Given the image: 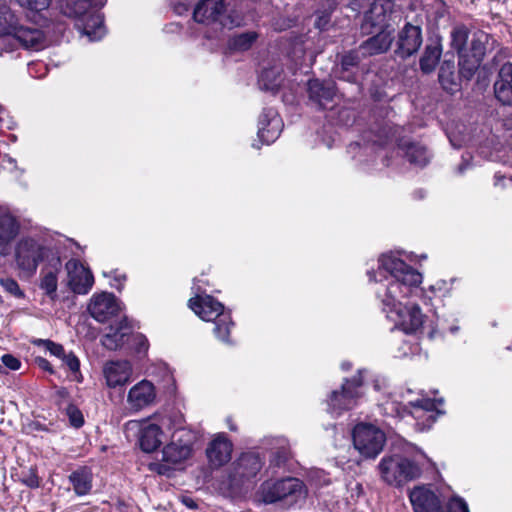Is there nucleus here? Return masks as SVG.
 Masks as SVG:
<instances>
[{"label":"nucleus","mask_w":512,"mask_h":512,"mask_svg":"<svg viewBox=\"0 0 512 512\" xmlns=\"http://www.w3.org/2000/svg\"><path fill=\"white\" fill-rule=\"evenodd\" d=\"M23 482L28 486V487H31V488H36L39 486V480H38V477L31 473L29 474L26 478L23 479Z\"/></svg>","instance_id":"49530a36"},{"label":"nucleus","mask_w":512,"mask_h":512,"mask_svg":"<svg viewBox=\"0 0 512 512\" xmlns=\"http://www.w3.org/2000/svg\"><path fill=\"white\" fill-rule=\"evenodd\" d=\"M189 307L204 321H213L215 323V336L225 342L230 343L229 333L233 326L231 316L224 311L222 303L215 300L212 296H197L189 300Z\"/></svg>","instance_id":"39448f33"},{"label":"nucleus","mask_w":512,"mask_h":512,"mask_svg":"<svg viewBox=\"0 0 512 512\" xmlns=\"http://www.w3.org/2000/svg\"><path fill=\"white\" fill-rule=\"evenodd\" d=\"M476 55H477V59L473 58L472 60H468V59L461 58L459 60L460 73L466 79H470L473 76V74L475 73V71L477 70V68L479 67L480 62L483 57V51L479 50L476 53Z\"/></svg>","instance_id":"c9c22d12"},{"label":"nucleus","mask_w":512,"mask_h":512,"mask_svg":"<svg viewBox=\"0 0 512 512\" xmlns=\"http://www.w3.org/2000/svg\"><path fill=\"white\" fill-rule=\"evenodd\" d=\"M307 90L309 101L318 109H326L335 96V85L330 81L312 79Z\"/></svg>","instance_id":"6ab92c4d"},{"label":"nucleus","mask_w":512,"mask_h":512,"mask_svg":"<svg viewBox=\"0 0 512 512\" xmlns=\"http://www.w3.org/2000/svg\"><path fill=\"white\" fill-rule=\"evenodd\" d=\"M342 368L343 369H349L350 365H347L346 363H342Z\"/></svg>","instance_id":"603ef678"},{"label":"nucleus","mask_w":512,"mask_h":512,"mask_svg":"<svg viewBox=\"0 0 512 512\" xmlns=\"http://www.w3.org/2000/svg\"><path fill=\"white\" fill-rule=\"evenodd\" d=\"M368 276L378 283L376 295L388 318L407 334L420 330L424 315L417 299L423 294L420 288L422 275L389 253L379 258L377 271H369Z\"/></svg>","instance_id":"f257e3e1"},{"label":"nucleus","mask_w":512,"mask_h":512,"mask_svg":"<svg viewBox=\"0 0 512 512\" xmlns=\"http://www.w3.org/2000/svg\"><path fill=\"white\" fill-rule=\"evenodd\" d=\"M496 98L504 105L512 104V63L501 66L494 84Z\"/></svg>","instance_id":"b1692460"},{"label":"nucleus","mask_w":512,"mask_h":512,"mask_svg":"<svg viewBox=\"0 0 512 512\" xmlns=\"http://www.w3.org/2000/svg\"><path fill=\"white\" fill-rule=\"evenodd\" d=\"M353 445L365 458H375L386 441L384 432L372 424L361 423L353 429Z\"/></svg>","instance_id":"0eeeda50"},{"label":"nucleus","mask_w":512,"mask_h":512,"mask_svg":"<svg viewBox=\"0 0 512 512\" xmlns=\"http://www.w3.org/2000/svg\"><path fill=\"white\" fill-rule=\"evenodd\" d=\"M69 480L79 496L88 494L92 488V473L89 469L81 468L74 471L69 476Z\"/></svg>","instance_id":"c85d7f7f"},{"label":"nucleus","mask_w":512,"mask_h":512,"mask_svg":"<svg viewBox=\"0 0 512 512\" xmlns=\"http://www.w3.org/2000/svg\"><path fill=\"white\" fill-rule=\"evenodd\" d=\"M44 247L33 239H23L16 247V263L19 269L29 274L36 271L44 257Z\"/></svg>","instance_id":"9b49d317"},{"label":"nucleus","mask_w":512,"mask_h":512,"mask_svg":"<svg viewBox=\"0 0 512 512\" xmlns=\"http://www.w3.org/2000/svg\"><path fill=\"white\" fill-rule=\"evenodd\" d=\"M36 363L42 370L49 371L50 373H53L51 364L45 358H41V357L36 358Z\"/></svg>","instance_id":"de8ad7c7"},{"label":"nucleus","mask_w":512,"mask_h":512,"mask_svg":"<svg viewBox=\"0 0 512 512\" xmlns=\"http://www.w3.org/2000/svg\"><path fill=\"white\" fill-rule=\"evenodd\" d=\"M156 388L148 380H141L130 388L127 394V404L131 411L139 412L154 404Z\"/></svg>","instance_id":"4468645a"},{"label":"nucleus","mask_w":512,"mask_h":512,"mask_svg":"<svg viewBox=\"0 0 512 512\" xmlns=\"http://www.w3.org/2000/svg\"><path fill=\"white\" fill-rule=\"evenodd\" d=\"M181 415H163L156 418V422L145 423L140 429L139 444L143 451L153 452L162 443V434L164 430H174V428L182 424Z\"/></svg>","instance_id":"6e6552de"},{"label":"nucleus","mask_w":512,"mask_h":512,"mask_svg":"<svg viewBox=\"0 0 512 512\" xmlns=\"http://www.w3.org/2000/svg\"><path fill=\"white\" fill-rule=\"evenodd\" d=\"M13 38L24 48L35 51L42 50L48 45L45 33L33 26H20L14 29Z\"/></svg>","instance_id":"412c9836"},{"label":"nucleus","mask_w":512,"mask_h":512,"mask_svg":"<svg viewBox=\"0 0 512 512\" xmlns=\"http://www.w3.org/2000/svg\"><path fill=\"white\" fill-rule=\"evenodd\" d=\"M360 51H350L343 55L337 65L335 75L347 82H355L357 79L358 65L360 63Z\"/></svg>","instance_id":"bb28decb"},{"label":"nucleus","mask_w":512,"mask_h":512,"mask_svg":"<svg viewBox=\"0 0 512 512\" xmlns=\"http://www.w3.org/2000/svg\"><path fill=\"white\" fill-rule=\"evenodd\" d=\"M439 82L443 89L451 94L459 90V84L457 82L453 63L444 62L441 65L439 71Z\"/></svg>","instance_id":"2f4dec72"},{"label":"nucleus","mask_w":512,"mask_h":512,"mask_svg":"<svg viewBox=\"0 0 512 512\" xmlns=\"http://www.w3.org/2000/svg\"><path fill=\"white\" fill-rule=\"evenodd\" d=\"M92 3L94 5H98V6H104L106 3V0H92Z\"/></svg>","instance_id":"3c124183"},{"label":"nucleus","mask_w":512,"mask_h":512,"mask_svg":"<svg viewBox=\"0 0 512 512\" xmlns=\"http://www.w3.org/2000/svg\"><path fill=\"white\" fill-rule=\"evenodd\" d=\"M232 443L223 435H217L209 444L206 450L210 463L215 467H220L231 459Z\"/></svg>","instance_id":"5701e85b"},{"label":"nucleus","mask_w":512,"mask_h":512,"mask_svg":"<svg viewBox=\"0 0 512 512\" xmlns=\"http://www.w3.org/2000/svg\"><path fill=\"white\" fill-rule=\"evenodd\" d=\"M302 488L303 484L297 478L266 481L261 486V497L265 503H274L287 496L300 494Z\"/></svg>","instance_id":"f8f14e48"},{"label":"nucleus","mask_w":512,"mask_h":512,"mask_svg":"<svg viewBox=\"0 0 512 512\" xmlns=\"http://www.w3.org/2000/svg\"><path fill=\"white\" fill-rule=\"evenodd\" d=\"M361 371L351 380H346L341 391H333L328 399V411L332 415H340L343 411L352 409L360 398L358 388L362 385Z\"/></svg>","instance_id":"1a4fd4ad"},{"label":"nucleus","mask_w":512,"mask_h":512,"mask_svg":"<svg viewBox=\"0 0 512 512\" xmlns=\"http://www.w3.org/2000/svg\"><path fill=\"white\" fill-rule=\"evenodd\" d=\"M410 406L412 408L421 409L424 411H432L434 409V402L430 399H410L409 397L404 396L403 401L401 403H397L395 401H387L383 404V410L386 414L389 415H397L400 416L402 411L406 410L407 407Z\"/></svg>","instance_id":"a878e982"},{"label":"nucleus","mask_w":512,"mask_h":512,"mask_svg":"<svg viewBox=\"0 0 512 512\" xmlns=\"http://www.w3.org/2000/svg\"><path fill=\"white\" fill-rule=\"evenodd\" d=\"M103 375L108 387L124 386L131 380L132 366L128 361H110L104 365Z\"/></svg>","instance_id":"aec40b11"},{"label":"nucleus","mask_w":512,"mask_h":512,"mask_svg":"<svg viewBox=\"0 0 512 512\" xmlns=\"http://www.w3.org/2000/svg\"><path fill=\"white\" fill-rule=\"evenodd\" d=\"M17 3L26 10L34 13H40L47 10L51 0H16Z\"/></svg>","instance_id":"4c0bfd02"},{"label":"nucleus","mask_w":512,"mask_h":512,"mask_svg":"<svg viewBox=\"0 0 512 512\" xmlns=\"http://www.w3.org/2000/svg\"><path fill=\"white\" fill-rule=\"evenodd\" d=\"M193 17L196 22L211 26L215 32L239 27L244 21L242 14L228 8L224 0H201L194 9Z\"/></svg>","instance_id":"20e7f679"},{"label":"nucleus","mask_w":512,"mask_h":512,"mask_svg":"<svg viewBox=\"0 0 512 512\" xmlns=\"http://www.w3.org/2000/svg\"><path fill=\"white\" fill-rule=\"evenodd\" d=\"M244 463H249L253 466V471L250 473L251 475H255L261 468L260 461L256 456H246L241 459V465Z\"/></svg>","instance_id":"a18cd8bd"},{"label":"nucleus","mask_w":512,"mask_h":512,"mask_svg":"<svg viewBox=\"0 0 512 512\" xmlns=\"http://www.w3.org/2000/svg\"><path fill=\"white\" fill-rule=\"evenodd\" d=\"M414 512H443L436 494L424 486H416L409 493Z\"/></svg>","instance_id":"f3484780"},{"label":"nucleus","mask_w":512,"mask_h":512,"mask_svg":"<svg viewBox=\"0 0 512 512\" xmlns=\"http://www.w3.org/2000/svg\"><path fill=\"white\" fill-rule=\"evenodd\" d=\"M19 232L16 219L8 214L0 215V255L10 253V244Z\"/></svg>","instance_id":"393cba45"},{"label":"nucleus","mask_w":512,"mask_h":512,"mask_svg":"<svg viewBox=\"0 0 512 512\" xmlns=\"http://www.w3.org/2000/svg\"><path fill=\"white\" fill-rule=\"evenodd\" d=\"M258 34L255 31H248L233 36L230 39L229 46L233 50L246 51L252 47L257 40Z\"/></svg>","instance_id":"72a5a7b5"},{"label":"nucleus","mask_w":512,"mask_h":512,"mask_svg":"<svg viewBox=\"0 0 512 512\" xmlns=\"http://www.w3.org/2000/svg\"><path fill=\"white\" fill-rule=\"evenodd\" d=\"M405 156L408 161L412 164H415L419 167L425 166L430 159V156L426 150V148L420 144L410 143L406 146Z\"/></svg>","instance_id":"473e14b6"},{"label":"nucleus","mask_w":512,"mask_h":512,"mask_svg":"<svg viewBox=\"0 0 512 512\" xmlns=\"http://www.w3.org/2000/svg\"><path fill=\"white\" fill-rule=\"evenodd\" d=\"M66 415L69 419L70 424L75 427L79 428L83 425L84 419L82 412L74 405H69L66 408Z\"/></svg>","instance_id":"ea45409f"},{"label":"nucleus","mask_w":512,"mask_h":512,"mask_svg":"<svg viewBox=\"0 0 512 512\" xmlns=\"http://www.w3.org/2000/svg\"><path fill=\"white\" fill-rule=\"evenodd\" d=\"M392 11V0H375L365 14L362 29L364 31H367L368 29H393L388 23Z\"/></svg>","instance_id":"ddd939ff"},{"label":"nucleus","mask_w":512,"mask_h":512,"mask_svg":"<svg viewBox=\"0 0 512 512\" xmlns=\"http://www.w3.org/2000/svg\"><path fill=\"white\" fill-rule=\"evenodd\" d=\"M102 7L94 5L92 0H65L61 4V11L64 15L76 20L77 29L89 41H97L105 34L103 18L99 13Z\"/></svg>","instance_id":"7ed1b4c3"},{"label":"nucleus","mask_w":512,"mask_h":512,"mask_svg":"<svg viewBox=\"0 0 512 512\" xmlns=\"http://www.w3.org/2000/svg\"><path fill=\"white\" fill-rule=\"evenodd\" d=\"M197 440L195 431L177 425L172 433L171 441L162 450V458L154 464L159 474L169 475L176 469H181L193 453V446Z\"/></svg>","instance_id":"f03ea898"},{"label":"nucleus","mask_w":512,"mask_h":512,"mask_svg":"<svg viewBox=\"0 0 512 512\" xmlns=\"http://www.w3.org/2000/svg\"><path fill=\"white\" fill-rule=\"evenodd\" d=\"M2 363L11 370H18L21 366V362L18 358L12 354H5L1 357Z\"/></svg>","instance_id":"c03bdc74"},{"label":"nucleus","mask_w":512,"mask_h":512,"mask_svg":"<svg viewBox=\"0 0 512 512\" xmlns=\"http://www.w3.org/2000/svg\"><path fill=\"white\" fill-rule=\"evenodd\" d=\"M57 287H58V277L57 271L48 270L42 272V277L40 280V288L45 291L48 297L51 300H56L57 298Z\"/></svg>","instance_id":"f704fd0d"},{"label":"nucleus","mask_w":512,"mask_h":512,"mask_svg":"<svg viewBox=\"0 0 512 512\" xmlns=\"http://www.w3.org/2000/svg\"><path fill=\"white\" fill-rule=\"evenodd\" d=\"M119 309L120 307L115 296L107 292L94 295L88 306L91 316L101 323L108 321L116 315Z\"/></svg>","instance_id":"2eb2a0df"},{"label":"nucleus","mask_w":512,"mask_h":512,"mask_svg":"<svg viewBox=\"0 0 512 512\" xmlns=\"http://www.w3.org/2000/svg\"><path fill=\"white\" fill-rule=\"evenodd\" d=\"M129 333L130 327L126 321H121L119 327H111V331L102 337L101 343L109 350H116L124 344Z\"/></svg>","instance_id":"cd10ccee"},{"label":"nucleus","mask_w":512,"mask_h":512,"mask_svg":"<svg viewBox=\"0 0 512 512\" xmlns=\"http://www.w3.org/2000/svg\"><path fill=\"white\" fill-rule=\"evenodd\" d=\"M442 54L439 43L428 44L420 59V68L424 73L432 72L437 66Z\"/></svg>","instance_id":"7c9ffc66"},{"label":"nucleus","mask_w":512,"mask_h":512,"mask_svg":"<svg viewBox=\"0 0 512 512\" xmlns=\"http://www.w3.org/2000/svg\"><path fill=\"white\" fill-rule=\"evenodd\" d=\"M472 50H473V58L477 59L476 53L479 50H482L483 53L485 52V47L483 46L482 42L480 40H473L472 42Z\"/></svg>","instance_id":"09e8293b"},{"label":"nucleus","mask_w":512,"mask_h":512,"mask_svg":"<svg viewBox=\"0 0 512 512\" xmlns=\"http://www.w3.org/2000/svg\"><path fill=\"white\" fill-rule=\"evenodd\" d=\"M422 44V33L419 26L406 24L399 33L398 53L408 57L418 51Z\"/></svg>","instance_id":"4be33fe9"},{"label":"nucleus","mask_w":512,"mask_h":512,"mask_svg":"<svg viewBox=\"0 0 512 512\" xmlns=\"http://www.w3.org/2000/svg\"><path fill=\"white\" fill-rule=\"evenodd\" d=\"M0 286L9 294L16 298H23L24 292L21 290L16 280L9 277H0Z\"/></svg>","instance_id":"58836bf2"},{"label":"nucleus","mask_w":512,"mask_h":512,"mask_svg":"<svg viewBox=\"0 0 512 512\" xmlns=\"http://www.w3.org/2000/svg\"><path fill=\"white\" fill-rule=\"evenodd\" d=\"M451 38V44L453 48L458 52H461L466 45L468 39V32L464 27L454 28L453 31L451 32Z\"/></svg>","instance_id":"e433bc0d"},{"label":"nucleus","mask_w":512,"mask_h":512,"mask_svg":"<svg viewBox=\"0 0 512 512\" xmlns=\"http://www.w3.org/2000/svg\"><path fill=\"white\" fill-rule=\"evenodd\" d=\"M283 82L282 69L279 66L265 68L260 75L259 85L262 89L276 91Z\"/></svg>","instance_id":"c756f323"},{"label":"nucleus","mask_w":512,"mask_h":512,"mask_svg":"<svg viewBox=\"0 0 512 512\" xmlns=\"http://www.w3.org/2000/svg\"><path fill=\"white\" fill-rule=\"evenodd\" d=\"M65 284L75 294H87L93 287L94 277L89 268L77 259H70L65 264Z\"/></svg>","instance_id":"9d476101"},{"label":"nucleus","mask_w":512,"mask_h":512,"mask_svg":"<svg viewBox=\"0 0 512 512\" xmlns=\"http://www.w3.org/2000/svg\"><path fill=\"white\" fill-rule=\"evenodd\" d=\"M366 32H376V34L368 38L360 45L359 51L363 56H372L376 54L385 53L386 51H388L394 39V29H368Z\"/></svg>","instance_id":"a211bd4d"},{"label":"nucleus","mask_w":512,"mask_h":512,"mask_svg":"<svg viewBox=\"0 0 512 512\" xmlns=\"http://www.w3.org/2000/svg\"><path fill=\"white\" fill-rule=\"evenodd\" d=\"M283 123L277 111L273 108H265L258 124V136L262 142L269 144L274 142L282 131Z\"/></svg>","instance_id":"dca6fc26"},{"label":"nucleus","mask_w":512,"mask_h":512,"mask_svg":"<svg viewBox=\"0 0 512 512\" xmlns=\"http://www.w3.org/2000/svg\"><path fill=\"white\" fill-rule=\"evenodd\" d=\"M378 471L381 479L388 485L402 487L421 475V468L415 462L399 454L384 456Z\"/></svg>","instance_id":"423d86ee"},{"label":"nucleus","mask_w":512,"mask_h":512,"mask_svg":"<svg viewBox=\"0 0 512 512\" xmlns=\"http://www.w3.org/2000/svg\"><path fill=\"white\" fill-rule=\"evenodd\" d=\"M43 344L45 349L49 351L51 355H54L60 359L64 356L65 352L62 345L54 343L50 340L43 341Z\"/></svg>","instance_id":"37998d69"},{"label":"nucleus","mask_w":512,"mask_h":512,"mask_svg":"<svg viewBox=\"0 0 512 512\" xmlns=\"http://www.w3.org/2000/svg\"><path fill=\"white\" fill-rule=\"evenodd\" d=\"M447 512H469V509L464 499L452 497L447 504Z\"/></svg>","instance_id":"a19ab883"},{"label":"nucleus","mask_w":512,"mask_h":512,"mask_svg":"<svg viewBox=\"0 0 512 512\" xmlns=\"http://www.w3.org/2000/svg\"><path fill=\"white\" fill-rule=\"evenodd\" d=\"M138 338L140 340L141 349L146 350L147 349L146 339L141 335H139Z\"/></svg>","instance_id":"8fccbe9b"},{"label":"nucleus","mask_w":512,"mask_h":512,"mask_svg":"<svg viewBox=\"0 0 512 512\" xmlns=\"http://www.w3.org/2000/svg\"><path fill=\"white\" fill-rule=\"evenodd\" d=\"M61 359L63 363L71 370V372H79L80 362L79 359L73 353L64 354V356Z\"/></svg>","instance_id":"79ce46f5"}]
</instances>
